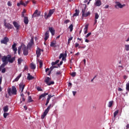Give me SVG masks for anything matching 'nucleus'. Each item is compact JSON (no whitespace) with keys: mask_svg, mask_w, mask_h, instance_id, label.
I'll return each instance as SVG.
<instances>
[{"mask_svg":"<svg viewBox=\"0 0 129 129\" xmlns=\"http://www.w3.org/2000/svg\"><path fill=\"white\" fill-rule=\"evenodd\" d=\"M16 60V56L12 57L11 55H8L7 56L6 55H4L2 58V61L3 62L2 65L0 66V72L2 71V73H6V71H7V70L5 67L8 65V64L9 63H11V64L14 63L15 62V60Z\"/></svg>","mask_w":129,"mask_h":129,"instance_id":"obj_1","label":"nucleus"},{"mask_svg":"<svg viewBox=\"0 0 129 129\" xmlns=\"http://www.w3.org/2000/svg\"><path fill=\"white\" fill-rule=\"evenodd\" d=\"M22 50L23 51V54L24 55V56H27V55H28V54H29V48H28L26 45L25 44H24L23 43H22L21 46H20L18 47V54L19 55H20L21 54V51L22 50Z\"/></svg>","mask_w":129,"mask_h":129,"instance_id":"obj_2","label":"nucleus"},{"mask_svg":"<svg viewBox=\"0 0 129 129\" xmlns=\"http://www.w3.org/2000/svg\"><path fill=\"white\" fill-rule=\"evenodd\" d=\"M8 93L9 96H12V95H17V88L15 86H12V89L9 88L8 90Z\"/></svg>","mask_w":129,"mask_h":129,"instance_id":"obj_3","label":"nucleus"},{"mask_svg":"<svg viewBox=\"0 0 129 129\" xmlns=\"http://www.w3.org/2000/svg\"><path fill=\"white\" fill-rule=\"evenodd\" d=\"M53 106H54V103L50 104H49V106H48L46 109L44 111L43 114L42 115L41 118H42V119L45 118V116H46V115H47V114L48 113V112H49L50 109L52 108V107H53Z\"/></svg>","mask_w":129,"mask_h":129,"instance_id":"obj_4","label":"nucleus"},{"mask_svg":"<svg viewBox=\"0 0 129 129\" xmlns=\"http://www.w3.org/2000/svg\"><path fill=\"white\" fill-rule=\"evenodd\" d=\"M55 13V9L50 10L49 11L48 14L47 12H45L44 13V18L45 20H48V18H50V17Z\"/></svg>","mask_w":129,"mask_h":129,"instance_id":"obj_5","label":"nucleus"},{"mask_svg":"<svg viewBox=\"0 0 129 129\" xmlns=\"http://www.w3.org/2000/svg\"><path fill=\"white\" fill-rule=\"evenodd\" d=\"M4 27L8 29V30H12L13 28H14V26L12 25V24L7 23V19H4Z\"/></svg>","mask_w":129,"mask_h":129,"instance_id":"obj_6","label":"nucleus"},{"mask_svg":"<svg viewBox=\"0 0 129 129\" xmlns=\"http://www.w3.org/2000/svg\"><path fill=\"white\" fill-rule=\"evenodd\" d=\"M50 80H51V78L47 77L45 80L44 82H45V83L47 84L48 86H50V85H53V84H54L55 82H54V81L49 82V81H50Z\"/></svg>","mask_w":129,"mask_h":129,"instance_id":"obj_7","label":"nucleus"},{"mask_svg":"<svg viewBox=\"0 0 129 129\" xmlns=\"http://www.w3.org/2000/svg\"><path fill=\"white\" fill-rule=\"evenodd\" d=\"M124 7H125V4L121 5L119 2H116V5L115 6V9H122Z\"/></svg>","mask_w":129,"mask_h":129,"instance_id":"obj_8","label":"nucleus"},{"mask_svg":"<svg viewBox=\"0 0 129 129\" xmlns=\"http://www.w3.org/2000/svg\"><path fill=\"white\" fill-rule=\"evenodd\" d=\"M43 52L44 50L40 49V48L38 47L36 50V54L37 55V57L39 58L41 56V52Z\"/></svg>","mask_w":129,"mask_h":129,"instance_id":"obj_9","label":"nucleus"},{"mask_svg":"<svg viewBox=\"0 0 129 129\" xmlns=\"http://www.w3.org/2000/svg\"><path fill=\"white\" fill-rule=\"evenodd\" d=\"M9 41V38L5 37H4L3 40L1 41V44H5V45H7Z\"/></svg>","mask_w":129,"mask_h":129,"instance_id":"obj_10","label":"nucleus"},{"mask_svg":"<svg viewBox=\"0 0 129 129\" xmlns=\"http://www.w3.org/2000/svg\"><path fill=\"white\" fill-rule=\"evenodd\" d=\"M25 84H24V83L21 82L20 84H19V89L20 90H21V93H23L24 91V89H25Z\"/></svg>","mask_w":129,"mask_h":129,"instance_id":"obj_11","label":"nucleus"},{"mask_svg":"<svg viewBox=\"0 0 129 129\" xmlns=\"http://www.w3.org/2000/svg\"><path fill=\"white\" fill-rule=\"evenodd\" d=\"M12 49L14 52V54H17L18 48H17V43H14L12 45Z\"/></svg>","mask_w":129,"mask_h":129,"instance_id":"obj_12","label":"nucleus"},{"mask_svg":"<svg viewBox=\"0 0 129 129\" xmlns=\"http://www.w3.org/2000/svg\"><path fill=\"white\" fill-rule=\"evenodd\" d=\"M33 44H34V39L32 38L30 42H29V43L28 44L27 48L29 49V48H31Z\"/></svg>","mask_w":129,"mask_h":129,"instance_id":"obj_13","label":"nucleus"},{"mask_svg":"<svg viewBox=\"0 0 129 129\" xmlns=\"http://www.w3.org/2000/svg\"><path fill=\"white\" fill-rule=\"evenodd\" d=\"M38 12L39 11H38V10H35L32 15V18H36V17H39V16H40V14H38Z\"/></svg>","mask_w":129,"mask_h":129,"instance_id":"obj_14","label":"nucleus"},{"mask_svg":"<svg viewBox=\"0 0 129 129\" xmlns=\"http://www.w3.org/2000/svg\"><path fill=\"white\" fill-rule=\"evenodd\" d=\"M13 25L15 28H16L17 30H19V29H20V25L18 23H17V22H13Z\"/></svg>","mask_w":129,"mask_h":129,"instance_id":"obj_15","label":"nucleus"},{"mask_svg":"<svg viewBox=\"0 0 129 129\" xmlns=\"http://www.w3.org/2000/svg\"><path fill=\"white\" fill-rule=\"evenodd\" d=\"M98 18H99V15H98V13H95V20H94V25L97 23V20H98Z\"/></svg>","mask_w":129,"mask_h":129,"instance_id":"obj_16","label":"nucleus"},{"mask_svg":"<svg viewBox=\"0 0 129 129\" xmlns=\"http://www.w3.org/2000/svg\"><path fill=\"white\" fill-rule=\"evenodd\" d=\"M49 31H50L52 36H54V35H55V30H54L53 27H49Z\"/></svg>","mask_w":129,"mask_h":129,"instance_id":"obj_17","label":"nucleus"},{"mask_svg":"<svg viewBox=\"0 0 129 129\" xmlns=\"http://www.w3.org/2000/svg\"><path fill=\"white\" fill-rule=\"evenodd\" d=\"M45 37H44V40L45 41H47L48 39H49V31H46L44 34Z\"/></svg>","mask_w":129,"mask_h":129,"instance_id":"obj_18","label":"nucleus"},{"mask_svg":"<svg viewBox=\"0 0 129 129\" xmlns=\"http://www.w3.org/2000/svg\"><path fill=\"white\" fill-rule=\"evenodd\" d=\"M76 13H75L73 15V18H74V17H77L78 16H79V13H80V12L79 11V10L76 9L75 10Z\"/></svg>","mask_w":129,"mask_h":129,"instance_id":"obj_19","label":"nucleus"},{"mask_svg":"<svg viewBox=\"0 0 129 129\" xmlns=\"http://www.w3.org/2000/svg\"><path fill=\"white\" fill-rule=\"evenodd\" d=\"M49 94L48 93H44V94H41L39 97V100L41 99V98H43V97H45V96H47Z\"/></svg>","mask_w":129,"mask_h":129,"instance_id":"obj_20","label":"nucleus"},{"mask_svg":"<svg viewBox=\"0 0 129 129\" xmlns=\"http://www.w3.org/2000/svg\"><path fill=\"white\" fill-rule=\"evenodd\" d=\"M95 6H96V7H100L101 6V1L99 0H97L96 2Z\"/></svg>","mask_w":129,"mask_h":129,"instance_id":"obj_21","label":"nucleus"},{"mask_svg":"<svg viewBox=\"0 0 129 129\" xmlns=\"http://www.w3.org/2000/svg\"><path fill=\"white\" fill-rule=\"evenodd\" d=\"M24 24H25V25H28L29 24V18H28L27 17H24Z\"/></svg>","mask_w":129,"mask_h":129,"instance_id":"obj_22","label":"nucleus"},{"mask_svg":"<svg viewBox=\"0 0 129 129\" xmlns=\"http://www.w3.org/2000/svg\"><path fill=\"white\" fill-rule=\"evenodd\" d=\"M27 79L28 80H33V79H34V77L31 76V74L30 73H28V76H27Z\"/></svg>","mask_w":129,"mask_h":129,"instance_id":"obj_23","label":"nucleus"},{"mask_svg":"<svg viewBox=\"0 0 129 129\" xmlns=\"http://www.w3.org/2000/svg\"><path fill=\"white\" fill-rule=\"evenodd\" d=\"M30 68L32 69V70H35L36 69V65L33 63L30 64Z\"/></svg>","mask_w":129,"mask_h":129,"instance_id":"obj_24","label":"nucleus"},{"mask_svg":"<svg viewBox=\"0 0 129 129\" xmlns=\"http://www.w3.org/2000/svg\"><path fill=\"white\" fill-rule=\"evenodd\" d=\"M84 30V34H87L88 31V25L85 26Z\"/></svg>","mask_w":129,"mask_h":129,"instance_id":"obj_25","label":"nucleus"},{"mask_svg":"<svg viewBox=\"0 0 129 129\" xmlns=\"http://www.w3.org/2000/svg\"><path fill=\"white\" fill-rule=\"evenodd\" d=\"M22 77V74H20L14 80V81L17 82V81H19V80L20 78Z\"/></svg>","mask_w":129,"mask_h":129,"instance_id":"obj_26","label":"nucleus"},{"mask_svg":"<svg viewBox=\"0 0 129 129\" xmlns=\"http://www.w3.org/2000/svg\"><path fill=\"white\" fill-rule=\"evenodd\" d=\"M3 110L4 112H8V111H9V106H5Z\"/></svg>","mask_w":129,"mask_h":129,"instance_id":"obj_27","label":"nucleus"},{"mask_svg":"<svg viewBox=\"0 0 129 129\" xmlns=\"http://www.w3.org/2000/svg\"><path fill=\"white\" fill-rule=\"evenodd\" d=\"M90 12L89 11L88 13H85L84 15H83L82 17L84 18H86L87 17H88V16H90Z\"/></svg>","mask_w":129,"mask_h":129,"instance_id":"obj_28","label":"nucleus"},{"mask_svg":"<svg viewBox=\"0 0 129 129\" xmlns=\"http://www.w3.org/2000/svg\"><path fill=\"white\" fill-rule=\"evenodd\" d=\"M85 10H86V6H85V7L83 9H82V17L85 14Z\"/></svg>","mask_w":129,"mask_h":129,"instance_id":"obj_29","label":"nucleus"},{"mask_svg":"<svg viewBox=\"0 0 129 129\" xmlns=\"http://www.w3.org/2000/svg\"><path fill=\"white\" fill-rule=\"evenodd\" d=\"M56 41L51 42L50 43V47H56Z\"/></svg>","mask_w":129,"mask_h":129,"instance_id":"obj_30","label":"nucleus"},{"mask_svg":"<svg viewBox=\"0 0 129 129\" xmlns=\"http://www.w3.org/2000/svg\"><path fill=\"white\" fill-rule=\"evenodd\" d=\"M113 104V101H109L108 105V107H111Z\"/></svg>","mask_w":129,"mask_h":129,"instance_id":"obj_31","label":"nucleus"},{"mask_svg":"<svg viewBox=\"0 0 129 129\" xmlns=\"http://www.w3.org/2000/svg\"><path fill=\"white\" fill-rule=\"evenodd\" d=\"M22 62H23V59H22V58H18V63L19 65H21V64H22Z\"/></svg>","mask_w":129,"mask_h":129,"instance_id":"obj_32","label":"nucleus"},{"mask_svg":"<svg viewBox=\"0 0 129 129\" xmlns=\"http://www.w3.org/2000/svg\"><path fill=\"white\" fill-rule=\"evenodd\" d=\"M3 115L4 118H7V116H8V115H10V113L4 112Z\"/></svg>","mask_w":129,"mask_h":129,"instance_id":"obj_33","label":"nucleus"},{"mask_svg":"<svg viewBox=\"0 0 129 129\" xmlns=\"http://www.w3.org/2000/svg\"><path fill=\"white\" fill-rule=\"evenodd\" d=\"M39 68H42V67H43V61H42V60H39Z\"/></svg>","mask_w":129,"mask_h":129,"instance_id":"obj_34","label":"nucleus"},{"mask_svg":"<svg viewBox=\"0 0 129 129\" xmlns=\"http://www.w3.org/2000/svg\"><path fill=\"white\" fill-rule=\"evenodd\" d=\"M69 29H70V32H72L73 31V24H71L69 27Z\"/></svg>","mask_w":129,"mask_h":129,"instance_id":"obj_35","label":"nucleus"},{"mask_svg":"<svg viewBox=\"0 0 129 129\" xmlns=\"http://www.w3.org/2000/svg\"><path fill=\"white\" fill-rule=\"evenodd\" d=\"M34 100L32 99V97L31 96H29L28 97V102H33Z\"/></svg>","mask_w":129,"mask_h":129,"instance_id":"obj_36","label":"nucleus"},{"mask_svg":"<svg viewBox=\"0 0 129 129\" xmlns=\"http://www.w3.org/2000/svg\"><path fill=\"white\" fill-rule=\"evenodd\" d=\"M125 49L126 51H129V44L125 45Z\"/></svg>","mask_w":129,"mask_h":129,"instance_id":"obj_37","label":"nucleus"},{"mask_svg":"<svg viewBox=\"0 0 129 129\" xmlns=\"http://www.w3.org/2000/svg\"><path fill=\"white\" fill-rule=\"evenodd\" d=\"M118 111H119L118 110H117L114 112V117H115V116L117 115V114H118Z\"/></svg>","mask_w":129,"mask_h":129,"instance_id":"obj_38","label":"nucleus"},{"mask_svg":"<svg viewBox=\"0 0 129 129\" xmlns=\"http://www.w3.org/2000/svg\"><path fill=\"white\" fill-rule=\"evenodd\" d=\"M62 60H63V59H64V54L63 53H61L59 55V58L61 59V58H62Z\"/></svg>","mask_w":129,"mask_h":129,"instance_id":"obj_39","label":"nucleus"},{"mask_svg":"<svg viewBox=\"0 0 129 129\" xmlns=\"http://www.w3.org/2000/svg\"><path fill=\"white\" fill-rule=\"evenodd\" d=\"M126 90H127V91H129V83H127L126 84Z\"/></svg>","mask_w":129,"mask_h":129,"instance_id":"obj_40","label":"nucleus"},{"mask_svg":"<svg viewBox=\"0 0 129 129\" xmlns=\"http://www.w3.org/2000/svg\"><path fill=\"white\" fill-rule=\"evenodd\" d=\"M71 75L72 77H75L76 76V73L75 72H73L71 73Z\"/></svg>","mask_w":129,"mask_h":129,"instance_id":"obj_41","label":"nucleus"},{"mask_svg":"<svg viewBox=\"0 0 129 129\" xmlns=\"http://www.w3.org/2000/svg\"><path fill=\"white\" fill-rule=\"evenodd\" d=\"M20 4L21 6H24V7H26V4L25 3H24L22 1H20Z\"/></svg>","mask_w":129,"mask_h":129,"instance_id":"obj_42","label":"nucleus"},{"mask_svg":"<svg viewBox=\"0 0 129 129\" xmlns=\"http://www.w3.org/2000/svg\"><path fill=\"white\" fill-rule=\"evenodd\" d=\"M64 24H68V23H70V20L69 19H67L64 21Z\"/></svg>","mask_w":129,"mask_h":129,"instance_id":"obj_43","label":"nucleus"},{"mask_svg":"<svg viewBox=\"0 0 129 129\" xmlns=\"http://www.w3.org/2000/svg\"><path fill=\"white\" fill-rule=\"evenodd\" d=\"M86 47V46H79L78 48L79 49H85Z\"/></svg>","mask_w":129,"mask_h":129,"instance_id":"obj_44","label":"nucleus"},{"mask_svg":"<svg viewBox=\"0 0 129 129\" xmlns=\"http://www.w3.org/2000/svg\"><path fill=\"white\" fill-rule=\"evenodd\" d=\"M91 35V32H90L89 33H88L86 35V38H88V37H89V36H90Z\"/></svg>","mask_w":129,"mask_h":129,"instance_id":"obj_45","label":"nucleus"},{"mask_svg":"<svg viewBox=\"0 0 129 129\" xmlns=\"http://www.w3.org/2000/svg\"><path fill=\"white\" fill-rule=\"evenodd\" d=\"M37 89L38 91H43V90L41 88V87H38L37 88Z\"/></svg>","mask_w":129,"mask_h":129,"instance_id":"obj_46","label":"nucleus"},{"mask_svg":"<svg viewBox=\"0 0 129 129\" xmlns=\"http://www.w3.org/2000/svg\"><path fill=\"white\" fill-rule=\"evenodd\" d=\"M77 47H79V43H75V47L76 48H77Z\"/></svg>","mask_w":129,"mask_h":129,"instance_id":"obj_47","label":"nucleus"},{"mask_svg":"<svg viewBox=\"0 0 129 129\" xmlns=\"http://www.w3.org/2000/svg\"><path fill=\"white\" fill-rule=\"evenodd\" d=\"M61 74V72L60 71H57L56 73V75H60Z\"/></svg>","mask_w":129,"mask_h":129,"instance_id":"obj_48","label":"nucleus"},{"mask_svg":"<svg viewBox=\"0 0 129 129\" xmlns=\"http://www.w3.org/2000/svg\"><path fill=\"white\" fill-rule=\"evenodd\" d=\"M56 64H57V63H56L55 61V62H51V65H52V66H54L56 65Z\"/></svg>","mask_w":129,"mask_h":129,"instance_id":"obj_49","label":"nucleus"},{"mask_svg":"<svg viewBox=\"0 0 129 129\" xmlns=\"http://www.w3.org/2000/svg\"><path fill=\"white\" fill-rule=\"evenodd\" d=\"M29 2H30L29 1H27L25 2V7H27V5H28Z\"/></svg>","mask_w":129,"mask_h":129,"instance_id":"obj_50","label":"nucleus"},{"mask_svg":"<svg viewBox=\"0 0 129 129\" xmlns=\"http://www.w3.org/2000/svg\"><path fill=\"white\" fill-rule=\"evenodd\" d=\"M8 6H9V7H12V4L10 2H8Z\"/></svg>","mask_w":129,"mask_h":129,"instance_id":"obj_51","label":"nucleus"},{"mask_svg":"<svg viewBox=\"0 0 129 129\" xmlns=\"http://www.w3.org/2000/svg\"><path fill=\"white\" fill-rule=\"evenodd\" d=\"M54 95H51V94L48 95V98L51 99V97H53Z\"/></svg>","mask_w":129,"mask_h":129,"instance_id":"obj_52","label":"nucleus"},{"mask_svg":"<svg viewBox=\"0 0 129 129\" xmlns=\"http://www.w3.org/2000/svg\"><path fill=\"white\" fill-rule=\"evenodd\" d=\"M77 40H79L80 41H81V43H83V40H82V38H79V37H78L77 38Z\"/></svg>","mask_w":129,"mask_h":129,"instance_id":"obj_53","label":"nucleus"},{"mask_svg":"<svg viewBox=\"0 0 129 129\" xmlns=\"http://www.w3.org/2000/svg\"><path fill=\"white\" fill-rule=\"evenodd\" d=\"M22 101H21V103H22V102H23V101H25V97H24L22 98Z\"/></svg>","mask_w":129,"mask_h":129,"instance_id":"obj_54","label":"nucleus"},{"mask_svg":"<svg viewBox=\"0 0 129 129\" xmlns=\"http://www.w3.org/2000/svg\"><path fill=\"white\" fill-rule=\"evenodd\" d=\"M83 62H84V65L85 66V65H86V59H84Z\"/></svg>","mask_w":129,"mask_h":129,"instance_id":"obj_55","label":"nucleus"},{"mask_svg":"<svg viewBox=\"0 0 129 129\" xmlns=\"http://www.w3.org/2000/svg\"><path fill=\"white\" fill-rule=\"evenodd\" d=\"M2 81H3V77H0V84H2Z\"/></svg>","mask_w":129,"mask_h":129,"instance_id":"obj_56","label":"nucleus"},{"mask_svg":"<svg viewBox=\"0 0 129 129\" xmlns=\"http://www.w3.org/2000/svg\"><path fill=\"white\" fill-rule=\"evenodd\" d=\"M72 40H73V37H70V38H69L68 40L69 41H72Z\"/></svg>","mask_w":129,"mask_h":129,"instance_id":"obj_57","label":"nucleus"},{"mask_svg":"<svg viewBox=\"0 0 129 129\" xmlns=\"http://www.w3.org/2000/svg\"><path fill=\"white\" fill-rule=\"evenodd\" d=\"M109 8V5H106L104 7V9H108Z\"/></svg>","mask_w":129,"mask_h":129,"instance_id":"obj_58","label":"nucleus"},{"mask_svg":"<svg viewBox=\"0 0 129 129\" xmlns=\"http://www.w3.org/2000/svg\"><path fill=\"white\" fill-rule=\"evenodd\" d=\"M53 69H54V68H53V67L52 66V67H51L50 68V71H53Z\"/></svg>","mask_w":129,"mask_h":129,"instance_id":"obj_59","label":"nucleus"},{"mask_svg":"<svg viewBox=\"0 0 129 129\" xmlns=\"http://www.w3.org/2000/svg\"><path fill=\"white\" fill-rule=\"evenodd\" d=\"M77 92L76 91H73V94L74 96H75V95L76 94Z\"/></svg>","mask_w":129,"mask_h":129,"instance_id":"obj_60","label":"nucleus"},{"mask_svg":"<svg viewBox=\"0 0 129 129\" xmlns=\"http://www.w3.org/2000/svg\"><path fill=\"white\" fill-rule=\"evenodd\" d=\"M24 70H28V66H25V67H24Z\"/></svg>","mask_w":129,"mask_h":129,"instance_id":"obj_61","label":"nucleus"},{"mask_svg":"<svg viewBox=\"0 0 129 129\" xmlns=\"http://www.w3.org/2000/svg\"><path fill=\"white\" fill-rule=\"evenodd\" d=\"M118 91H122V89L121 88H119L118 89Z\"/></svg>","mask_w":129,"mask_h":129,"instance_id":"obj_62","label":"nucleus"},{"mask_svg":"<svg viewBox=\"0 0 129 129\" xmlns=\"http://www.w3.org/2000/svg\"><path fill=\"white\" fill-rule=\"evenodd\" d=\"M20 6H21V2L17 3V7H20Z\"/></svg>","mask_w":129,"mask_h":129,"instance_id":"obj_63","label":"nucleus"},{"mask_svg":"<svg viewBox=\"0 0 129 129\" xmlns=\"http://www.w3.org/2000/svg\"><path fill=\"white\" fill-rule=\"evenodd\" d=\"M69 86H72V83H69Z\"/></svg>","mask_w":129,"mask_h":129,"instance_id":"obj_64","label":"nucleus"}]
</instances>
